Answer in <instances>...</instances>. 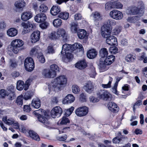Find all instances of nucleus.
<instances>
[{"label": "nucleus", "mask_w": 147, "mask_h": 147, "mask_svg": "<svg viewBox=\"0 0 147 147\" xmlns=\"http://www.w3.org/2000/svg\"><path fill=\"white\" fill-rule=\"evenodd\" d=\"M3 121L6 124L8 125L12 124L15 122V121L12 118L7 119V116L3 117L2 118Z\"/></svg>", "instance_id": "nucleus-33"}, {"label": "nucleus", "mask_w": 147, "mask_h": 147, "mask_svg": "<svg viewBox=\"0 0 147 147\" xmlns=\"http://www.w3.org/2000/svg\"><path fill=\"white\" fill-rule=\"evenodd\" d=\"M26 3V2L24 1L20 0L15 3V5L16 7L18 8L21 9L25 6Z\"/></svg>", "instance_id": "nucleus-28"}, {"label": "nucleus", "mask_w": 147, "mask_h": 147, "mask_svg": "<svg viewBox=\"0 0 147 147\" xmlns=\"http://www.w3.org/2000/svg\"><path fill=\"white\" fill-rule=\"evenodd\" d=\"M109 15L111 17L116 20H121L123 17L122 13L117 10H113L111 11Z\"/></svg>", "instance_id": "nucleus-8"}, {"label": "nucleus", "mask_w": 147, "mask_h": 147, "mask_svg": "<svg viewBox=\"0 0 147 147\" xmlns=\"http://www.w3.org/2000/svg\"><path fill=\"white\" fill-rule=\"evenodd\" d=\"M88 112V108L86 106L80 107L75 111L76 114L78 116L82 117L86 116Z\"/></svg>", "instance_id": "nucleus-5"}, {"label": "nucleus", "mask_w": 147, "mask_h": 147, "mask_svg": "<svg viewBox=\"0 0 147 147\" xmlns=\"http://www.w3.org/2000/svg\"><path fill=\"white\" fill-rule=\"evenodd\" d=\"M40 32L38 30L34 31L31 35V41L34 43L38 41L40 38Z\"/></svg>", "instance_id": "nucleus-11"}, {"label": "nucleus", "mask_w": 147, "mask_h": 147, "mask_svg": "<svg viewBox=\"0 0 147 147\" xmlns=\"http://www.w3.org/2000/svg\"><path fill=\"white\" fill-rule=\"evenodd\" d=\"M63 111L62 109L59 106H56L53 108L51 111V115L53 118L59 117L62 114Z\"/></svg>", "instance_id": "nucleus-7"}, {"label": "nucleus", "mask_w": 147, "mask_h": 147, "mask_svg": "<svg viewBox=\"0 0 147 147\" xmlns=\"http://www.w3.org/2000/svg\"><path fill=\"white\" fill-rule=\"evenodd\" d=\"M31 106L33 107L36 108H39L41 105L40 100L38 98L33 99L32 101Z\"/></svg>", "instance_id": "nucleus-24"}, {"label": "nucleus", "mask_w": 147, "mask_h": 147, "mask_svg": "<svg viewBox=\"0 0 147 147\" xmlns=\"http://www.w3.org/2000/svg\"><path fill=\"white\" fill-rule=\"evenodd\" d=\"M9 63L10 66L12 67H15L17 66V63L13 59H10Z\"/></svg>", "instance_id": "nucleus-61"}, {"label": "nucleus", "mask_w": 147, "mask_h": 147, "mask_svg": "<svg viewBox=\"0 0 147 147\" xmlns=\"http://www.w3.org/2000/svg\"><path fill=\"white\" fill-rule=\"evenodd\" d=\"M67 80L65 76H60L55 79L54 81L48 85V88L50 91H56L60 90L61 86L65 85Z\"/></svg>", "instance_id": "nucleus-1"}, {"label": "nucleus", "mask_w": 147, "mask_h": 147, "mask_svg": "<svg viewBox=\"0 0 147 147\" xmlns=\"http://www.w3.org/2000/svg\"><path fill=\"white\" fill-rule=\"evenodd\" d=\"M24 65L26 69L28 71H32L34 67V63L32 58L28 57L25 59Z\"/></svg>", "instance_id": "nucleus-3"}, {"label": "nucleus", "mask_w": 147, "mask_h": 147, "mask_svg": "<svg viewBox=\"0 0 147 147\" xmlns=\"http://www.w3.org/2000/svg\"><path fill=\"white\" fill-rule=\"evenodd\" d=\"M32 81V80L30 79H28L26 82L25 84V87L24 88V90H26L28 89L29 86L30 85V82Z\"/></svg>", "instance_id": "nucleus-63"}, {"label": "nucleus", "mask_w": 147, "mask_h": 147, "mask_svg": "<svg viewBox=\"0 0 147 147\" xmlns=\"http://www.w3.org/2000/svg\"><path fill=\"white\" fill-rule=\"evenodd\" d=\"M41 49L39 47H36L32 48L30 51V54L31 56L35 55L36 54H38L41 52Z\"/></svg>", "instance_id": "nucleus-30"}, {"label": "nucleus", "mask_w": 147, "mask_h": 147, "mask_svg": "<svg viewBox=\"0 0 147 147\" xmlns=\"http://www.w3.org/2000/svg\"><path fill=\"white\" fill-rule=\"evenodd\" d=\"M50 71L52 72H53L55 74V76H56L57 72L59 71V67L58 66L55 64H53L51 65L50 66Z\"/></svg>", "instance_id": "nucleus-39"}, {"label": "nucleus", "mask_w": 147, "mask_h": 147, "mask_svg": "<svg viewBox=\"0 0 147 147\" xmlns=\"http://www.w3.org/2000/svg\"><path fill=\"white\" fill-rule=\"evenodd\" d=\"M142 101L141 100H138L136 103L134 105L133 107V110L134 112H135L136 106H139L142 104Z\"/></svg>", "instance_id": "nucleus-62"}, {"label": "nucleus", "mask_w": 147, "mask_h": 147, "mask_svg": "<svg viewBox=\"0 0 147 147\" xmlns=\"http://www.w3.org/2000/svg\"><path fill=\"white\" fill-rule=\"evenodd\" d=\"M138 8L136 7L129 8L127 10V13L128 14L135 15L137 14L139 12Z\"/></svg>", "instance_id": "nucleus-18"}, {"label": "nucleus", "mask_w": 147, "mask_h": 147, "mask_svg": "<svg viewBox=\"0 0 147 147\" xmlns=\"http://www.w3.org/2000/svg\"><path fill=\"white\" fill-rule=\"evenodd\" d=\"M121 30V27L119 26H117L115 29L113 30V33L114 35H116L119 34Z\"/></svg>", "instance_id": "nucleus-55"}, {"label": "nucleus", "mask_w": 147, "mask_h": 147, "mask_svg": "<svg viewBox=\"0 0 147 147\" xmlns=\"http://www.w3.org/2000/svg\"><path fill=\"white\" fill-rule=\"evenodd\" d=\"M75 98L71 94H69L67 96L63 101L64 104L70 103L73 102L75 100Z\"/></svg>", "instance_id": "nucleus-19"}, {"label": "nucleus", "mask_w": 147, "mask_h": 147, "mask_svg": "<svg viewBox=\"0 0 147 147\" xmlns=\"http://www.w3.org/2000/svg\"><path fill=\"white\" fill-rule=\"evenodd\" d=\"M69 129L70 127H66L63 128L62 129H59V134L65 133L67 131H69Z\"/></svg>", "instance_id": "nucleus-59"}, {"label": "nucleus", "mask_w": 147, "mask_h": 147, "mask_svg": "<svg viewBox=\"0 0 147 147\" xmlns=\"http://www.w3.org/2000/svg\"><path fill=\"white\" fill-rule=\"evenodd\" d=\"M50 37L52 39H54L58 38L59 37L57 34V32H53L51 33Z\"/></svg>", "instance_id": "nucleus-53"}, {"label": "nucleus", "mask_w": 147, "mask_h": 147, "mask_svg": "<svg viewBox=\"0 0 147 147\" xmlns=\"http://www.w3.org/2000/svg\"><path fill=\"white\" fill-rule=\"evenodd\" d=\"M137 6L139 11L140 10L142 11L145 8L144 4L142 1L138 2V3Z\"/></svg>", "instance_id": "nucleus-49"}, {"label": "nucleus", "mask_w": 147, "mask_h": 147, "mask_svg": "<svg viewBox=\"0 0 147 147\" xmlns=\"http://www.w3.org/2000/svg\"><path fill=\"white\" fill-rule=\"evenodd\" d=\"M57 32L59 37L61 36L65 39H66V32L64 29L63 28H59Z\"/></svg>", "instance_id": "nucleus-37"}, {"label": "nucleus", "mask_w": 147, "mask_h": 147, "mask_svg": "<svg viewBox=\"0 0 147 147\" xmlns=\"http://www.w3.org/2000/svg\"><path fill=\"white\" fill-rule=\"evenodd\" d=\"M98 97L100 98L107 100L112 97L111 95L106 90H100L98 94Z\"/></svg>", "instance_id": "nucleus-9"}, {"label": "nucleus", "mask_w": 147, "mask_h": 147, "mask_svg": "<svg viewBox=\"0 0 147 147\" xmlns=\"http://www.w3.org/2000/svg\"><path fill=\"white\" fill-rule=\"evenodd\" d=\"M10 49L11 50L15 53H17L20 50L24 49L23 47H10Z\"/></svg>", "instance_id": "nucleus-42"}, {"label": "nucleus", "mask_w": 147, "mask_h": 147, "mask_svg": "<svg viewBox=\"0 0 147 147\" xmlns=\"http://www.w3.org/2000/svg\"><path fill=\"white\" fill-rule=\"evenodd\" d=\"M70 121L69 119L66 117H63L60 119L57 123L58 124H60V125H66L67 123H69Z\"/></svg>", "instance_id": "nucleus-38"}, {"label": "nucleus", "mask_w": 147, "mask_h": 147, "mask_svg": "<svg viewBox=\"0 0 147 147\" xmlns=\"http://www.w3.org/2000/svg\"><path fill=\"white\" fill-rule=\"evenodd\" d=\"M37 57L40 63H43L45 62L44 57L41 52L38 53Z\"/></svg>", "instance_id": "nucleus-46"}, {"label": "nucleus", "mask_w": 147, "mask_h": 147, "mask_svg": "<svg viewBox=\"0 0 147 147\" xmlns=\"http://www.w3.org/2000/svg\"><path fill=\"white\" fill-rule=\"evenodd\" d=\"M136 58L135 56H133L132 55L129 54L127 55L125 57V60L127 62H130L134 61Z\"/></svg>", "instance_id": "nucleus-40"}, {"label": "nucleus", "mask_w": 147, "mask_h": 147, "mask_svg": "<svg viewBox=\"0 0 147 147\" xmlns=\"http://www.w3.org/2000/svg\"><path fill=\"white\" fill-rule=\"evenodd\" d=\"M109 51L112 54H116L118 53V49L116 47H111Z\"/></svg>", "instance_id": "nucleus-50"}, {"label": "nucleus", "mask_w": 147, "mask_h": 147, "mask_svg": "<svg viewBox=\"0 0 147 147\" xmlns=\"http://www.w3.org/2000/svg\"><path fill=\"white\" fill-rule=\"evenodd\" d=\"M47 19V16L44 13H40L37 14L35 17V21L38 23L44 22Z\"/></svg>", "instance_id": "nucleus-16"}, {"label": "nucleus", "mask_w": 147, "mask_h": 147, "mask_svg": "<svg viewBox=\"0 0 147 147\" xmlns=\"http://www.w3.org/2000/svg\"><path fill=\"white\" fill-rule=\"evenodd\" d=\"M113 2L110 3H107L105 5V8L107 10H110L113 7Z\"/></svg>", "instance_id": "nucleus-57"}, {"label": "nucleus", "mask_w": 147, "mask_h": 147, "mask_svg": "<svg viewBox=\"0 0 147 147\" xmlns=\"http://www.w3.org/2000/svg\"><path fill=\"white\" fill-rule=\"evenodd\" d=\"M106 57L105 58H100V64L109 65L111 64L115 60V57L113 55H110Z\"/></svg>", "instance_id": "nucleus-4"}, {"label": "nucleus", "mask_w": 147, "mask_h": 147, "mask_svg": "<svg viewBox=\"0 0 147 147\" xmlns=\"http://www.w3.org/2000/svg\"><path fill=\"white\" fill-rule=\"evenodd\" d=\"M8 35L11 37H14L18 34V30L15 28H12L9 29L7 31Z\"/></svg>", "instance_id": "nucleus-25"}, {"label": "nucleus", "mask_w": 147, "mask_h": 147, "mask_svg": "<svg viewBox=\"0 0 147 147\" xmlns=\"http://www.w3.org/2000/svg\"><path fill=\"white\" fill-rule=\"evenodd\" d=\"M38 119L39 121L44 124L46 126H47L50 123L48 119L41 115H39L38 116Z\"/></svg>", "instance_id": "nucleus-26"}, {"label": "nucleus", "mask_w": 147, "mask_h": 147, "mask_svg": "<svg viewBox=\"0 0 147 147\" xmlns=\"http://www.w3.org/2000/svg\"><path fill=\"white\" fill-rule=\"evenodd\" d=\"M112 81L113 78L110 76L109 78V81L108 83L107 84H102L101 85L104 88H110L111 87V83Z\"/></svg>", "instance_id": "nucleus-45"}, {"label": "nucleus", "mask_w": 147, "mask_h": 147, "mask_svg": "<svg viewBox=\"0 0 147 147\" xmlns=\"http://www.w3.org/2000/svg\"><path fill=\"white\" fill-rule=\"evenodd\" d=\"M99 54L100 56L101 57L100 58L103 59L108 55V51L106 48H103L101 49L100 50Z\"/></svg>", "instance_id": "nucleus-31"}, {"label": "nucleus", "mask_w": 147, "mask_h": 147, "mask_svg": "<svg viewBox=\"0 0 147 147\" xmlns=\"http://www.w3.org/2000/svg\"><path fill=\"white\" fill-rule=\"evenodd\" d=\"M71 30L73 33L77 32L78 30V24L77 23L73 22L71 25Z\"/></svg>", "instance_id": "nucleus-43"}, {"label": "nucleus", "mask_w": 147, "mask_h": 147, "mask_svg": "<svg viewBox=\"0 0 147 147\" xmlns=\"http://www.w3.org/2000/svg\"><path fill=\"white\" fill-rule=\"evenodd\" d=\"M109 109L113 113H117L119 110V107L117 104L114 102H110L108 104Z\"/></svg>", "instance_id": "nucleus-14"}, {"label": "nucleus", "mask_w": 147, "mask_h": 147, "mask_svg": "<svg viewBox=\"0 0 147 147\" xmlns=\"http://www.w3.org/2000/svg\"><path fill=\"white\" fill-rule=\"evenodd\" d=\"M112 29L111 27H109L107 25L102 26L101 30L102 36L105 38H107L110 36Z\"/></svg>", "instance_id": "nucleus-6"}, {"label": "nucleus", "mask_w": 147, "mask_h": 147, "mask_svg": "<svg viewBox=\"0 0 147 147\" xmlns=\"http://www.w3.org/2000/svg\"><path fill=\"white\" fill-rule=\"evenodd\" d=\"M72 47L73 48V51H76L77 52H80L81 53L83 54L84 53V49L83 47Z\"/></svg>", "instance_id": "nucleus-47"}, {"label": "nucleus", "mask_w": 147, "mask_h": 147, "mask_svg": "<svg viewBox=\"0 0 147 147\" xmlns=\"http://www.w3.org/2000/svg\"><path fill=\"white\" fill-rule=\"evenodd\" d=\"M21 25L24 29L23 31H22V33L23 34L28 33L33 28V24L30 22H28L25 23L23 22L22 23Z\"/></svg>", "instance_id": "nucleus-10"}, {"label": "nucleus", "mask_w": 147, "mask_h": 147, "mask_svg": "<svg viewBox=\"0 0 147 147\" xmlns=\"http://www.w3.org/2000/svg\"><path fill=\"white\" fill-rule=\"evenodd\" d=\"M60 8L58 6H53L50 10L51 14L53 16H56L61 11Z\"/></svg>", "instance_id": "nucleus-22"}, {"label": "nucleus", "mask_w": 147, "mask_h": 147, "mask_svg": "<svg viewBox=\"0 0 147 147\" xmlns=\"http://www.w3.org/2000/svg\"><path fill=\"white\" fill-rule=\"evenodd\" d=\"M107 43L111 46H117V42L116 38L113 36H111L108 37L106 40Z\"/></svg>", "instance_id": "nucleus-12"}, {"label": "nucleus", "mask_w": 147, "mask_h": 147, "mask_svg": "<svg viewBox=\"0 0 147 147\" xmlns=\"http://www.w3.org/2000/svg\"><path fill=\"white\" fill-rule=\"evenodd\" d=\"M32 96L29 93L27 92L24 95L23 98L25 100H28L32 98Z\"/></svg>", "instance_id": "nucleus-64"}, {"label": "nucleus", "mask_w": 147, "mask_h": 147, "mask_svg": "<svg viewBox=\"0 0 147 147\" xmlns=\"http://www.w3.org/2000/svg\"><path fill=\"white\" fill-rule=\"evenodd\" d=\"M32 13L29 11L24 12L21 15V18L23 21H27L31 18L32 17Z\"/></svg>", "instance_id": "nucleus-17"}, {"label": "nucleus", "mask_w": 147, "mask_h": 147, "mask_svg": "<svg viewBox=\"0 0 147 147\" xmlns=\"http://www.w3.org/2000/svg\"><path fill=\"white\" fill-rule=\"evenodd\" d=\"M123 5L120 2H113V7L114 8L121 9Z\"/></svg>", "instance_id": "nucleus-52"}, {"label": "nucleus", "mask_w": 147, "mask_h": 147, "mask_svg": "<svg viewBox=\"0 0 147 147\" xmlns=\"http://www.w3.org/2000/svg\"><path fill=\"white\" fill-rule=\"evenodd\" d=\"M28 133L30 136L33 139L37 141L40 140L39 136L35 131L30 130L29 131Z\"/></svg>", "instance_id": "nucleus-23"}, {"label": "nucleus", "mask_w": 147, "mask_h": 147, "mask_svg": "<svg viewBox=\"0 0 147 147\" xmlns=\"http://www.w3.org/2000/svg\"><path fill=\"white\" fill-rule=\"evenodd\" d=\"M74 107H71L70 108L67 110L65 114L67 116H69L72 113L74 109Z\"/></svg>", "instance_id": "nucleus-60"}, {"label": "nucleus", "mask_w": 147, "mask_h": 147, "mask_svg": "<svg viewBox=\"0 0 147 147\" xmlns=\"http://www.w3.org/2000/svg\"><path fill=\"white\" fill-rule=\"evenodd\" d=\"M42 76L45 78H54L55 77V74L52 72L49 69H44L42 72Z\"/></svg>", "instance_id": "nucleus-15"}, {"label": "nucleus", "mask_w": 147, "mask_h": 147, "mask_svg": "<svg viewBox=\"0 0 147 147\" xmlns=\"http://www.w3.org/2000/svg\"><path fill=\"white\" fill-rule=\"evenodd\" d=\"M73 47H62L61 54L65 53V56L63 58V60L65 62H68L73 58V55L70 52L73 51Z\"/></svg>", "instance_id": "nucleus-2"}, {"label": "nucleus", "mask_w": 147, "mask_h": 147, "mask_svg": "<svg viewBox=\"0 0 147 147\" xmlns=\"http://www.w3.org/2000/svg\"><path fill=\"white\" fill-rule=\"evenodd\" d=\"M86 95L85 93H82L80 96V100L82 102H85L86 101Z\"/></svg>", "instance_id": "nucleus-56"}, {"label": "nucleus", "mask_w": 147, "mask_h": 147, "mask_svg": "<svg viewBox=\"0 0 147 147\" xmlns=\"http://www.w3.org/2000/svg\"><path fill=\"white\" fill-rule=\"evenodd\" d=\"M26 85L22 81L19 80L17 83L16 88L19 90H22L24 88V89Z\"/></svg>", "instance_id": "nucleus-34"}, {"label": "nucleus", "mask_w": 147, "mask_h": 147, "mask_svg": "<svg viewBox=\"0 0 147 147\" xmlns=\"http://www.w3.org/2000/svg\"><path fill=\"white\" fill-rule=\"evenodd\" d=\"M75 66L79 69H82L86 67L87 63L86 61L84 60H82L76 63L75 65Z\"/></svg>", "instance_id": "nucleus-20"}, {"label": "nucleus", "mask_w": 147, "mask_h": 147, "mask_svg": "<svg viewBox=\"0 0 147 147\" xmlns=\"http://www.w3.org/2000/svg\"><path fill=\"white\" fill-rule=\"evenodd\" d=\"M48 9V7L44 4H41L39 7V10L42 12H46Z\"/></svg>", "instance_id": "nucleus-51"}, {"label": "nucleus", "mask_w": 147, "mask_h": 147, "mask_svg": "<svg viewBox=\"0 0 147 147\" xmlns=\"http://www.w3.org/2000/svg\"><path fill=\"white\" fill-rule=\"evenodd\" d=\"M72 89L73 92L75 94L78 93L80 91V89L79 87L76 85L73 86Z\"/></svg>", "instance_id": "nucleus-48"}, {"label": "nucleus", "mask_w": 147, "mask_h": 147, "mask_svg": "<svg viewBox=\"0 0 147 147\" xmlns=\"http://www.w3.org/2000/svg\"><path fill=\"white\" fill-rule=\"evenodd\" d=\"M6 96L9 100H12L15 97V93L13 92H7Z\"/></svg>", "instance_id": "nucleus-58"}, {"label": "nucleus", "mask_w": 147, "mask_h": 147, "mask_svg": "<svg viewBox=\"0 0 147 147\" xmlns=\"http://www.w3.org/2000/svg\"><path fill=\"white\" fill-rule=\"evenodd\" d=\"M54 26L56 28L60 27L62 24V20L59 18H57L54 20L53 22Z\"/></svg>", "instance_id": "nucleus-36"}, {"label": "nucleus", "mask_w": 147, "mask_h": 147, "mask_svg": "<svg viewBox=\"0 0 147 147\" xmlns=\"http://www.w3.org/2000/svg\"><path fill=\"white\" fill-rule=\"evenodd\" d=\"M69 14L66 12H62L60 13L58 15V17L64 20H67L69 18Z\"/></svg>", "instance_id": "nucleus-41"}, {"label": "nucleus", "mask_w": 147, "mask_h": 147, "mask_svg": "<svg viewBox=\"0 0 147 147\" xmlns=\"http://www.w3.org/2000/svg\"><path fill=\"white\" fill-rule=\"evenodd\" d=\"M23 41L18 39L14 40L11 42V46H23Z\"/></svg>", "instance_id": "nucleus-29"}, {"label": "nucleus", "mask_w": 147, "mask_h": 147, "mask_svg": "<svg viewBox=\"0 0 147 147\" xmlns=\"http://www.w3.org/2000/svg\"><path fill=\"white\" fill-rule=\"evenodd\" d=\"M78 36L79 38L83 39L86 36V32L84 29H81L78 31L77 32Z\"/></svg>", "instance_id": "nucleus-32"}, {"label": "nucleus", "mask_w": 147, "mask_h": 147, "mask_svg": "<svg viewBox=\"0 0 147 147\" xmlns=\"http://www.w3.org/2000/svg\"><path fill=\"white\" fill-rule=\"evenodd\" d=\"M23 96L22 95L19 96L16 100V102L17 105L20 107L23 105Z\"/></svg>", "instance_id": "nucleus-44"}, {"label": "nucleus", "mask_w": 147, "mask_h": 147, "mask_svg": "<svg viewBox=\"0 0 147 147\" xmlns=\"http://www.w3.org/2000/svg\"><path fill=\"white\" fill-rule=\"evenodd\" d=\"M89 74L90 77L92 78H95L96 75L95 68L92 65H90L89 69Z\"/></svg>", "instance_id": "nucleus-35"}, {"label": "nucleus", "mask_w": 147, "mask_h": 147, "mask_svg": "<svg viewBox=\"0 0 147 147\" xmlns=\"http://www.w3.org/2000/svg\"><path fill=\"white\" fill-rule=\"evenodd\" d=\"M107 26L109 27H111V26L115 25L116 24V22L114 20H108L107 22Z\"/></svg>", "instance_id": "nucleus-54"}, {"label": "nucleus", "mask_w": 147, "mask_h": 147, "mask_svg": "<svg viewBox=\"0 0 147 147\" xmlns=\"http://www.w3.org/2000/svg\"><path fill=\"white\" fill-rule=\"evenodd\" d=\"M91 16L93 18L95 22H97L101 20V16L100 13L98 12H93L91 14Z\"/></svg>", "instance_id": "nucleus-27"}, {"label": "nucleus", "mask_w": 147, "mask_h": 147, "mask_svg": "<svg viewBox=\"0 0 147 147\" xmlns=\"http://www.w3.org/2000/svg\"><path fill=\"white\" fill-rule=\"evenodd\" d=\"M84 88L86 92L91 93L94 91V86L92 82L89 81L86 84Z\"/></svg>", "instance_id": "nucleus-13"}, {"label": "nucleus", "mask_w": 147, "mask_h": 147, "mask_svg": "<svg viewBox=\"0 0 147 147\" xmlns=\"http://www.w3.org/2000/svg\"><path fill=\"white\" fill-rule=\"evenodd\" d=\"M97 54V52L95 49H92L88 51L87 55L88 58L92 59L96 57Z\"/></svg>", "instance_id": "nucleus-21"}]
</instances>
